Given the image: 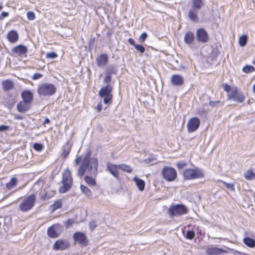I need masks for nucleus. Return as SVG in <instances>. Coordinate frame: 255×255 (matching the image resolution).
Here are the masks:
<instances>
[{
    "label": "nucleus",
    "instance_id": "1a4fd4ad",
    "mask_svg": "<svg viewBox=\"0 0 255 255\" xmlns=\"http://www.w3.org/2000/svg\"><path fill=\"white\" fill-rule=\"evenodd\" d=\"M163 177L168 181H173L177 177V173L173 168L165 166L161 171Z\"/></svg>",
    "mask_w": 255,
    "mask_h": 255
},
{
    "label": "nucleus",
    "instance_id": "49530a36",
    "mask_svg": "<svg viewBox=\"0 0 255 255\" xmlns=\"http://www.w3.org/2000/svg\"><path fill=\"white\" fill-rule=\"evenodd\" d=\"M74 223V221L73 219H68L64 223L65 226L66 228H68L70 226L72 225Z\"/></svg>",
    "mask_w": 255,
    "mask_h": 255
},
{
    "label": "nucleus",
    "instance_id": "de8ad7c7",
    "mask_svg": "<svg viewBox=\"0 0 255 255\" xmlns=\"http://www.w3.org/2000/svg\"><path fill=\"white\" fill-rule=\"evenodd\" d=\"M147 36L148 35L147 33L146 32H143L139 37V40L141 42H143L145 41Z\"/></svg>",
    "mask_w": 255,
    "mask_h": 255
},
{
    "label": "nucleus",
    "instance_id": "a211bd4d",
    "mask_svg": "<svg viewBox=\"0 0 255 255\" xmlns=\"http://www.w3.org/2000/svg\"><path fill=\"white\" fill-rule=\"evenodd\" d=\"M31 107V104L24 101L18 102L16 106L17 110L21 113H25L28 111Z\"/></svg>",
    "mask_w": 255,
    "mask_h": 255
},
{
    "label": "nucleus",
    "instance_id": "4c0bfd02",
    "mask_svg": "<svg viewBox=\"0 0 255 255\" xmlns=\"http://www.w3.org/2000/svg\"><path fill=\"white\" fill-rule=\"evenodd\" d=\"M253 173L252 170H248L244 173V177L246 179L251 180L253 179Z\"/></svg>",
    "mask_w": 255,
    "mask_h": 255
},
{
    "label": "nucleus",
    "instance_id": "052dcab7",
    "mask_svg": "<svg viewBox=\"0 0 255 255\" xmlns=\"http://www.w3.org/2000/svg\"><path fill=\"white\" fill-rule=\"evenodd\" d=\"M8 12H5L2 11L1 13V16L3 17H5L8 16Z\"/></svg>",
    "mask_w": 255,
    "mask_h": 255
},
{
    "label": "nucleus",
    "instance_id": "412c9836",
    "mask_svg": "<svg viewBox=\"0 0 255 255\" xmlns=\"http://www.w3.org/2000/svg\"><path fill=\"white\" fill-rule=\"evenodd\" d=\"M12 51L13 53L20 56L27 53L28 49L24 45H18L13 47Z\"/></svg>",
    "mask_w": 255,
    "mask_h": 255
},
{
    "label": "nucleus",
    "instance_id": "6e6552de",
    "mask_svg": "<svg viewBox=\"0 0 255 255\" xmlns=\"http://www.w3.org/2000/svg\"><path fill=\"white\" fill-rule=\"evenodd\" d=\"M184 178L187 180L201 178L204 177V173L200 168L187 169L183 171Z\"/></svg>",
    "mask_w": 255,
    "mask_h": 255
},
{
    "label": "nucleus",
    "instance_id": "2f4dec72",
    "mask_svg": "<svg viewBox=\"0 0 255 255\" xmlns=\"http://www.w3.org/2000/svg\"><path fill=\"white\" fill-rule=\"evenodd\" d=\"M119 169L128 173H131L132 171V168L128 165L125 164H118Z\"/></svg>",
    "mask_w": 255,
    "mask_h": 255
},
{
    "label": "nucleus",
    "instance_id": "cd10ccee",
    "mask_svg": "<svg viewBox=\"0 0 255 255\" xmlns=\"http://www.w3.org/2000/svg\"><path fill=\"white\" fill-rule=\"evenodd\" d=\"M2 87L4 91H8L13 88V82L10 80H6L2 82Z\"/></svg>",
    "mask_w": 255,
    "mask_h": 255
},
{
    "label": "nucleus",
    "instance_id": "4d7b16f0",
    "mask_svg": "<svg viewBox=\"0 0 255 255\" xmlns=\"http://www.w3.org/2000/svg\"><path fill=\"white\" fill-rule=\"evenodd\" d=\"M128 41L130 44H131V45H133L134 47H135V45H136V44L135 43V41H134V39L132 38H129L128 39Z\"/></svg>",
    "mask_w": 255,
    "mask_h": 255
},
{
    "label": "nucleus",
    "instance_id": "680f3d73",
    "mask_svg": "<svg viewBox=\"0 0 255 255\" xmlns=\"http://www.w3.org/2000/svg\"><path fill=\"white\" fill-rule=\"evenodd\" d=\"M97 110H98V112H101V111L102 110V105L101 103H99L97 105Z\"/></svg>",
    "mask_w": 255,
    "mask_h": 255
},
{
    "label": "nucleus",
    "instance_id": "9b49d317",
    "mask_svg": "<svg viewBox=\"0 0 255 255\" xmlns=\"http://www.w3.org/2000/svg\"><path fill=\"white\" fill-rule=\"evenodd\" d=\"M73 239L75 242L81 246L86 247L88 245V240L86 235L82 232H77L74 234Z\"/></svg>",
    "mask_w": 255,
    "mask_h": 255
},
{
    "label": "nucleus",
    "instance_id": "c85d7f7f",
    "mask_svg": "<svg viewBox=\"0 0 255 255\" xmlns=\"http://www.w3.org/2000/svg\"><path fill=\"white\" fill-rule=\"evenodd\" d=\"M85 181L90 186H94L96 185V180L89 176H86L84 178Z\"/></svg>",
    "mask_w": 255,
    "mask_h": 255
},
{
    "label": "nucleus",
    "instance_id": "e2e57ef3",
    "mask_svg": "<svg viewBox=\"0 0 255 255\" xmlns=\"http://www.w3.org/2000/svg\"><path fill=\"white\" fill-rule=\"evenodd\" d=\"M50 121L48 118H46L43 123V125H45L46 124H49Z\"/></svg>",
    "mask_w": 255,
    "mask_h": 255
},
{
    "label": "nucleus",
    "instance_id": "69168bd1",
    "mask_svg": "<svg viewBox=\"0 0 255 255\" xmlns=\"http://www.w3.org/2000/svg\"><path fill=\"white\" fill-rule=\"evenodd\" d=\"M3 6L0 4V11L2 9Z\"/></svg>",
    "mask_w": 255,
    "mask_h": 255
},
{
    "label": "nucleus",
    "instance_id": "7c9ffc66",
    "mask_svg": "<svg viewBox=\"0 0 255 255\" xmlns=\"http://www.w3.org/2000/svg\"><path fill=\"white\" fill-rule=\"evenodd\" d=\"M117 72V67L115 65H109L106 69V73L110 75L116 74Z\"/></svg>",
    "mask_w": 255,
    "mask_h": 255
},
{
    "label": "nucleus",
    "instance_id": "b1692460",
    "mask_svg": "<svg viewBox=\"0 0 255 255\" xmlns=\"http://www.w3.org/2000/svg\"><path fill=\"white\" fill-rule=\"evenodd\" d=\"M71 149V146L69 142H67L63 146V152L61 154V156L63 159H65L67 158L70 152Z\"/></svg>",
    "mask_w": 255,
    "mask_h": 255
},
{
    "label": "nucleus",
    "instance_id": "e433bc0d",
    "mask_svg": "<svg viewBox=\"0 0 255 255\" xmlns=\"http://www.w3.org/2000/svg\"><path fill=\"white\" fill-rule=\"evenodd\" d=\"M195 232L192 230H188L186 232L185 237L188 240H192L195 237Z\"/></svg>",
    "mask_w": 255,
    "mask_h": 255
},
{
    "label": "nucleus",
    "instance_id": "ddd939ff",
    "mask_svg": "<svg viewBox=\"0 0 255 255\" xmlns=\"http://www.w3.org/2000/svg\"><path fill=\"white\" fill-rule=\"evenodd\" d=\"M200 124V120L197 118L190 119L187 124L188 131L189 132L195 131L199 128Z\"/></svg>",
    "mask_w": 255,
    "mask_h": 255
},
{
    "label": "nucleus",
    "instance_id": "8fccbe9b",
    "mask_svg": "<svg viewBox=\"0 0 255 255\" xmlns=\"http://www.w3.org/2000/svg\"><path fill=\"white\" fill-rule=\"evenodd\" d=\"M43 77V75L40 73H35L32 77L33 80L39 79Z\"/></svg>",
    "mask_w": 255,
    "mask_h": 255
},
{
    "label": "nucleus",
    "instance_id": "0eeeda50",
    "mask_svg": "<svg viewBox=\"0 0 255 255\" xmlns=\"http://www.w3.org/2000/svg\"><path fill=\"white\" fill-rule=\"evenodd\" d=\"M113 87L110 84H107L106 86L102 87L99 92V96L103 98V102L105 104L111 103L113 95L112 92Z\"/></svg>",
    "mask_w": 255,
    "mask_h": 255
},
{
    "label": "nucleus",
    "instance_id": "7ed1b4c3",
    "mask_svg": "<svg viewBox=\"0 0 255 255\" xmlns=\"http://www.w3.org/2000/svg\"><path fill=\"white\" fill-rule=\"evenodd\" d=\"M36 197L34 194H31L24 197L20 202L18 209L22 212H27L31 210L36 202Z\"/></svg>",
    "mask_w": 255,
    "mask_h": 255
},
{
    "label": "nucleus",
    "instance_id": "58836bf2",
    "mask_svg": "<svg viewBox=\"0 0 255 255\" xmlns=\"http://www.w3.org/2000/svg\"><path fill=\"white\" fill-rule=\"evenodd\" d=\"M33 147L36 151H40L43 149V145L40 143H34Z\"/></svg>",
    "mask_w": 255,
    "mask_h": 255
},
{
    "label": "nucleus",
    "instance_id": "a878e982",
    "mask_svg": "<svg viewBox=\"0 0 255 255\" xmlns=\"http://www.w3.org/2000/svg\"><path fill=\"white\" fill-rule=\"evenodd\" d=\"M133 180L134 181L136 185L140 191H143L145 187V182L143 180H141L137 177H134L133 178Z\"/></svg>",
    "mask_w": 255,
    "mask_h": 255
},
{
    "label": "nucleus",
    "instance_id": "423d86ee",
    "mask_svg": "<svg viewBox=\"0 0 255 255\" xmlns=\"http://www.w3.org/2000/svg\"><path fill=\"white\" fill-rule=\"evenodd\" d=\"M188 210L183 204H177L171 206L168 210V214L170 218L178 217L187 213Z\"/></svg>",
    "mask_w": 255,
    "mask_h": 255
},
{
    "label": "nucleus",
    "instance_id": "c756f323",
    "mask_svg": "<svg viewBox=\"0 0 255 255\" xmlns=\"http://www.w3.org/2000/svg\"><path fill=\"white\" fill-rule=\"evenodd\" d=\"M80 189L83 194H84L87 197H90L92 196L91 191L86 186L81 185Z\"/></svg>",
    "mask_w": 255,
    "mask_h": 255
},
{
    "label": "nucleus",
    "instance_id": "f257e3e1",
    "mask_svg": "<svg viewBox=\"0 0 255 255\" xmlns=\"http://www.w3.org/2000/svg\"><path fill=\"white\" fill-rule=\"evenodd\" d=\"M91 151H89L85 155L82 164L78 170V175L83 176L87 170H92L91 175L96 176L98 174V160L97 158H90Z\"/></svg>",
    "mask_w": 255,
    "mask_h": 255
},
{
    "label": "nucleus",
    "instance_id": "6ab92c4d",
    "mask_svg": "<svg viewBox=\"0 0 255 255\" xmlns=\"http://www.w3.org/2000/svg\"><path fill=\"white\" fill-rule=\"evenodd\" d=\"M171 83L173 86H181L184 84L183 77L178 74H174L171 77Z\"/></svg>",
    "mask_w": 255,
    "mask_h": 255
},
{
    "label": "nucleus",
    "instance_id": "bb28decb",
    "mask_svg": "<svg viewBox=\"0 0 255 255\" xmlns=\"http://www.w3.org/2000/svg\"><path fill=\"white\" fill-rule=\"evenodd\" d=\"M243 242L247 246L250 248H253L255 247V240L252 238L245 237L243 240Z\"/></svg>",
    "mask_w": 255,
    "mask_h": 255
},
{
    "label": "nucleus",
    "instance_id": "2eb2a0df",
    "mask_svg": "<svg viewBox=\"0 0 255 255\" xmlns=\"http://www.w3.org/2000/svg\"><path fill=\"white\" fill-rule=\"evenodd\" d=\"M119 168L118 164H113L110 162H107L106 164V169L114 177L119 178V172L118 169Z\"/></svg>",
    "mask_w": 255,
    "mask_h": 255
},
{
    "label": "nucleus",
    "instance_id": "473e14b6",
    "mask_svg": "<svg viewBox=\"0 0 255 255\" xmlns=\"http://www.w3.org/2000/svg\"><path fill=\"white\" fill-rule=\"evenodd\" d=\"M17 180L15 177L11 178L10 181L6 183V187L8 189H11L16 186Z\"/></svg>",
    "mask_w": 255,
    "mask_h": 255
},
{
    "label": "nucleus",
    "instance_id": "ea45409f",
    "mask_svg": "<svg viewBox=\"0 0 255 255\" xmlns=\"http://www.w3.org/2000/svg\"><path fill=\"white\" fill-rule=\"evenodd\" d=\"M28 19L33 20L35 18V13L32 11H29L26 13Z\"/></svg>",
    "mask_w": 255,
    "mask_h": 255
},
{
    "label": "nucleus",
    "instance_id": "13d9d810",
    "mask_svg": "<svg viewBox=\"0 0 255 255\" xmlns=\"http://www.w3.org/2000/svg\"><path fill=\"white\" fill-rule=\"evenodd\" d=\"M81 160H82V158H81V156L77 157L76 158V159H75V164L76 165H78L80 163Z\"/></svg>",
    "mask_w": 255,
    "mask_h": 255
},
{
    "label": "nucleus",
    "instance_id": "f03ea898",
    "mask_svg": "<svg viewBox=\"0 0 255 255\" xmlns=\"http://www.w3.org/2000/svg\"><path fill=\"white\" fill-rule=\"evenodd\" d=\"M56 90L54 85L48 83H42L37 88V93L40 98L53 96L55 94Z\"/></svg>",
    "mask_w": 255,
    "mask_h": 255
},
{
    "label": "nucleus",
    "instance_id": "09e8293b",
    "mask_svg": "<svg viewBox=\"0 0 255 255\" xmlns=\"http://www.w3.org/2000/svg\"><path fill=\"white\" fill-rule=\"evenodd\" d=\"M57 54L54 52H49L46 54V57L54 59L57 57Z\"/></svg>",
    "mask_w": 255,
    "mask_h": 255
},
{
    "label": "nucleus",
    "instance_id": "bf43d9fd",
    "mask_svg": "<svg viewBox=\"0 0 255 255\" xmlns=\"http://www.w3.org/2000/svg\"><path fill=\"white\" fill-rule=\"evenodd\" d=\"M24 118V117L21 115H16L14 116V119L15 120H23Z\"/></svg>",
    "mask_w": 255,
    "mask_h": 255
},
{
    "label": "nucleus",
    "instance_id": "5fc2aeb1",
    "mask_svg": "<svg viewBox=\"0 0 255 255\" xmlns=\"http://www.w3.org/2000/svg\"><path fill=\"white\" fill-rule=\"evenodd\" d=\"M222 88L224 91L229 92L231 90V87L227 84H223L222 85Z\"/></svg>",
    "mask_w": 255,
    "mask_h": 255
},
{
    "label": "nucleus",
    "instance_id": "f8f14e48",
    "mask_svg": "<svg viewBox=\"0 0 255 255\" xmlns=\"http://www.w3.org/2000/svg\"><path fill=\"white\" fill-rule=\"evenodd\" d=\"M228 99H233L235 102L242 103L245 100V97L242 92H239L237 88H235L228 94Z\"/></svg>",
    "mask_w": 255,
    "mask_h": 255
},
{
    "label": "nucleus",
    "instance_id": "20e7f679",
    "mask_svg": "<svg viewBox=\"0 0 255 255\" xmlns=\"http://www.w3.org/2000/svg\"><path fill=\"white\" fill-rule=\"evenodd\" d=\"M204 5L203 0H192L191 8L188 12V17L192 22L198 21V11Z\"/></svg>",
    "mask_w": 255,
    "mask_h": 255
},
{
    "label": "nucleus",
    "instance_id": "f704fd0d",
    "mask_svg": "<svg viewBox=\"0 0 255 255\" xmlns=\"http://www.w3.org/2000/svg\"><path fill=\"white\" fill-rule=\"evenodd\" d=\"M62 206V204L61 201L60 200H57V201L55 202L51 206L53 211H54L57 209L61 208Z\"/></svg>",
    "mask_w": 255,
    "mask_h": 255
},
{
    "label": "nucleus",
    "instance_id": "9d476101",
    "mask_svg": "<svg viewBox=\"0 0 255 255\" xmlns=\"http://www.w3.org/2000/svg\"><path fill=\"white\" fill-rule=\"evenodd\" d=\"M62 228L60 224H54L48 228L47 235L50 238H56L61 232Z\"/></svg>",
    "mask_w": 255,
    "mask_h": 255
},
{
    "label": "nucleus",
    "instance_id": "864d4df0",
    "mask_svg": "<svg viewBox=\"0 0 255 255\" xmlns=\"http://www.w3.org/2000/svg\"><path fill=\"white\" fill-rule=\"evenodd\" d=\"M224 183L227 189L234 190L235 189L234 184L227 183L225 182H224Z\"/></svg>",
    "mask_w": 255,
    "mask_h": 255
},
{
    "label": "nucleus",
    "instance_id": "72a5a7b5",
    "mask_svg": "<svg viewBox=\"0 0 255 255\" xmlns=\"http://www.w3.org/2000/svg\"><path fill=\"white\" fill-rule=\"evenodd\" d=\"M248 41V36L247 35H243L241 36L239 40V45L242 46H245L247 43Z\"/></svg>",
    "mask_w": 255,
    "mask_h": 255
},
{
    "label": "nucleus",
    "instance_id": "3c124183",
    "mask_svg": "<svg viewBox=\"0 0 255 255\" xmlns=\"http://www.w3.org/2000/svg\"><path fill=\"white\" fill-rule=\"evenodd\" d=\"M9 129V126L2 125L0 126V132L5 131Z\"/></svg>",
    "mask_w": 255,
    "mask_h": 255
},
{
    "label": "nucleus",
    "instance_id": "c9c22d12",
    "mask_svg": "<svg viewBox=\"0 0 255 255\" xmlns=\"http://www.w3.org/2000/svg\"><path fill=\"white\" fill-rule=\"evenodd\" d=\"M243 71L246 73H251L255 70L254 67L251 65H246L243 68Z\"/></svg>",
    "mask_w": 255,
    "mask_h": 255
},
{
    "label": "nucleus",
    "instance_id": "4be33fe9",
    "mask_svg": "<svg viewBox=\"0 0 255 255\" xmlns=\"http://www.w3.org/2000/svg\"><path fill=\"white\" fill-rule=\"evenodd\" d=\"M6 37L10 42L15 43L18 39V35L16 31L11 30L7 33Z\"/></svg>",
    "mask_w": 255,
    "mask_h": 255
},
{
    "label": "nucleus",
    "instance_id": "a18cd8bd",
    "mask_svg": "<svg viewBox=\"0 0 255 255\" xmlns=\"http://www.w3.org/2000/svg\"><path fill=\"white\" fill-rule=\"evenodd\" d=\"M89 228L91 231H93L97 227V223L95 221H92L89 223Z\"/></svg>",
    "mask_w": 255,
    "mask_h": 255
},
{
    "label": "nucleus",
    "instance_id": "a19ab883",
    "mask_svg": "<svg viewBox=\"0 0 255 255\" xmlns=\"http://www.w3.org/2000/svg\"><path fill=\"white\" fill-rule=\"evenodd\" d=\"M156 160V159L153 157L151 156L150 157L146 158L144 160V162L145 163H151L152 164H154L155 162H153V161H155Z\"/></svg>",
    "mask_w": 255,
    "mask_h": 255
},
{
    "label": "nucleus",
    "instance_id": "dca6fc26",
    "mask_svg": "<svg viewBox=\"0 0 255 255\" xmlns=\"http://www.w3.org/2000/svg\"><path fill=\"white\" fill-rule=\"evenodd\" d=\"M69 247V243L62 240L56 241L53 245V249L54 250H64L67 249Z\"/></svg>",
    "mask_w": 255,
    "mask_h": 255
},
{
    "label": "nucleus",
    "instance_id": "4468645a",
    "mask_svg": "<svg viewBox=\"0 0 255 255\" xmlns=\"http://www.w3.org/2000/svg\"><path fill=\"white\" fill-rule=\"evenodd\" d=\"M197 40L202 43H206L209 40V36L205 29L201 28L198 29L196 32Z\"/></svg>",
    "mask_w": 255,
    "mask_h": 255
},
{
    "label": "nucleus",
    "instance_id": "393cba45",
    "mask_svg": "<svg viewBox=\"0 0 255 255\" xmlns=\"http://www.w3.org/2000/svg\"><path fill=\"white\" fill-rule=\"evenodd\" d=\"M194 40V35L193 32L191 31L187 32L184 37V40L187 44H191Z\"/></svg>",
    "mask_w": 255,
    "mask_h": 255
},
{
    "label": "nucleus",
    "instance_id": "aec40b11",
    "mask_svg": "<svg viewBox=\"0 0 255 255\" xmlns=\"http://www.w3.org/2000/svg\"><path fill=\"white\" fill-rule=\"evenodd\" d=\"M23 101L31 104L33 99V94L32 92L29 90H25L22 92L21 94Z\"/></svg>",
    "mask_w": 255,
    "mask_h": 255
},
{
    "label": "nucleus",
    "instance_id": "603ef678",
    "mask_svg": "<svg viewBox=\"0 0 255 255\" xmlns=\"http://www.w3.org/2000/svg\"><path fill=\"white\" fill-rule=\"evenodd\" d=\"M221 102L219 101H210L209 103V105L211 107H217L218 104L221 103Z\"/></svg>",
    "mask_w": 255,
    "mask_h": 255
},
{
    "label": "nucleus",
    "instance_id": "5701e85b",
    "mask_svg": "<svg viewBox=\"0 0 255 255\" xmlns=\"http://www.w3.org/2000/svg\"><path fill=\"white\" fill-rule=\"evenodd\" d=\"M223 251L217 248H210L206 250V254L207 255H221Z\"/></svg>",
    "mask_w": 255,
    "mask_h": 255
},
{
    "label": "nucleus",
    "instance_id": "0e129e2a",
    "mask_svg": "<svg viewBox=\"0 0 255 255\" xmlns=\"http://www.w3.org/2000/svg\"><path fill=\"white\" fill-rule=\"evenodd\" d=\"M253 89L254 92L255 93V84L253 86Z\"/></svg>",
    "mask_w": 255,
    "mask_h": 255
},
{
    "label": "nucleus",
    "instance_id": "338daca9",
    "mask_svg": "<svg viewBox=\"0 0 255 255\" xmlns=\"http://www.w3.org/2000/svg\"><path fill=\"white\" fill-rule=\"evenodd\" d=\"M181 67L182 68H184V67H183V66H181Z\"/></svg>",
    "mask_w": 255,
    "mask_h": 255
},
{
    "label": "nucleus",
    "instance_id": "39448f33",
    "mask_svg": "<svg viewBox=\"0 0 255 255\" xmlns=\"http://www.w3.org/2000/svg\"><path fill=\"white\" fill-rule=\"evenodd\" d=\"M72 178L71 173L69 169H67L63 173L62 183V186L59 188V192L61 193H64L69 191L72 186Z\"/></svg>",
    "mask_w": 255,
    "mask_h": 255
},
{
    "label": "nucleus",
    "instance_id": "6e6d98bb",
    "mask_svg": "<svg viewBox=\"0 0 255 255\" xmlns=\"http://www.w3.org/2000/svg\"><path fill=\"white\" fill-rule=\"evenodd\" d=\"M50 198V196L48 194L45 193L41 196V199L42 200H48Z\"/></svg>",
    "mask_w": 255,
    "mask_h": 255
},
{
    "label": "nucleus",
    "instance_id": "79ce46f5",
    "mask_svg": "<svg viewBox=\"0 0 255 255\" xmlns=\"http://www.w3.org/2000/svg\"><path fill=\"white\" fill-rule=\"evenodd\" d=\"M134 48L137 51H139L141 53H143L145 51V48L142 45L136 44V45H135Z\"/></svg>",
    "mask_w": 255,
    "mask_h": 255
},
{
    "label": "nucleus",
    "instance_id": "f3484780",
    "mask_svg": "<svg viewBox=\"0 0 255 255\" xmlns=\"http://www.w3.org/2000/svg\"><path fill=\"white\" fill-rule=\"evenodd\" d=\"M96 64L98 67H103L106 66L108 63V56L106 54L100 55L96 60Z\"/></svg>",
    "mask_w": 255,
    "mask_h": 255
},
{
    "label": "nucleus",
    "instance_id": "37998d69",
    "mask_svg": "<svg viewBox=\"0 0 255 255\" xmlns=\"http://www.w3.org/2000/svg\"><path fill=\"white\" fill-rule=\"evenodd\" d=\"M112 80V75L108 74L106 73L104 78V82L107 84H109Z\"/></svg>",
    "mask_w": 255,
    "mask_h": 255
},
{
    "label": "nucleus",
    "instance_id": "c03bdc74",
    "mask_svg": "<svg viewBox=\"0 0 255 255\" xmlns=\"http://www.w3.org/2000/svg\"><path fill=\"white\" fill-rule=\"evenodd\" d=\"M186 165L187 163L183 161H180L177 163V167L179 169H183Z\"/></svg>",
    "mask_w": 255,
    "mask_h": 255
}]
</instances>
